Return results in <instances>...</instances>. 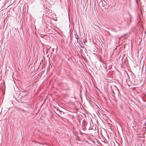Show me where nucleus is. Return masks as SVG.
<instances>
[{
	"label": "nucleus",
	"mask_w": 146,
	"mask_h": 146,
	"mask_svg": "<svg viewBox=\"0 0 146 146\" xmlns=\"http://www.w3.org/2000/svg\"><path fill=\"white\" fill-rule=\"evenodd\" d=\"M112 92H113V94H114H114H115V93H114V91H112Z\"/></svg>",
	"instance_id": "f03ea898"
},
{
	"label": "nucleus",
	"mask_w": 146,
	"mask_h": 146,
	"mask_svg": "<svg viewBox=\"0 0 146 146\" xmlns=\"http://www.w3.org/2000/svg\"><path fill=\"white\" fill-rule=\"evenodd\" d=\"M108 33H109V34H110V33H109L108 32Z\"/></svg>",
	"instance_id": "7ed1b4c3"
},
{
	"label": "nucleus",
	"mask_w": 146,
	"mask_h": 146,
	"mask_svg": "<svg viewBox=\"0 0 146 146\" xmlns=\"http://www.w3.org/2000/svg\"><path fill=\"white\" fill-rule=\"evenodd\" d=\"M74 35H75V38L77 39V42H79L78 41V39L79 38V37L76 33L74 34Z\"/></svg>",
	"instance_id": "f257e3e1"
}]
</instances>
